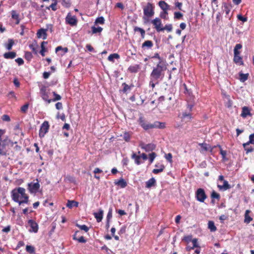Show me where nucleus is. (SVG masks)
<instances>
[{"instance_id": "42", "label": "nucleus", "mask_w": 254, "mask_h": 254, "mask_svg": "<svg viewBox=\"0 0 254 254\" xmlns=\"http://www.w3.org/2000/svg\"><path fill=\"white\" fill-rule=\"evenodd\" d=\"M14 45V41L11 39L8 40V43L5 45V48L8 50H10Z\"/></svg>"}, {"instance_id": "32", "label": "nucleus", "mask_w": 254, "mask_h": 254, "mask_svg": "<svg viewBox=\"0 0 254 254\" xmlns=\"http://www.w3.org/2000/svg\"><path fill=\"white\" fill-rule=\"evenodd\" d=\"M249 76V73L245 74L242 72H240L239 73V76H240L239 80H240L241 82H244L248 79Z\"/></svg>"}, {"instance_id": "28", "label": "nucleus", "mask_w": 254, "mask_h": 254, "mask_svg": "<svg viewBox=\"0 0 254 254\" xmlns=\"http://www.w3.org/2000/svg\"><path fill=\"white\" fill-rule=\"evenodd\" d=\"M115 184L120 186L122 188H125L127 186V182L123 178H121L117 181H115Z\"/></svg>"}, {"instance_id": "14", "label": "nucleus", "mask_w": 254, "mask_h": 254, "mask_svg": "<svg viewBox=\"0 0 254 254\" xmlns=\"http://www.w3.org/2000/svg\"><path fill=\"white\" fill-rule=\"evenodd\" d=\"M191 118V113L187 111L183 112L181 117L182 120L185 122L190 121Z\"/></svg>"}, {"instance_id": "12", "label": "nucleus", "mask_w": 254, "mask_h": 254, "mask_svg": "<svg viewBox=\"0 0 254 254\" xmlns=\"http://www.w3.org/2000/svg\"><path fill=\"white\" fill-rule=\"evenodd\" d=\"M28 224L31 228L29 230L30 232L37 233L38 232L39 229L38 225L35 221L32 219L29 220Z\"/></svg>"}, {"instance_id": "18", "label": "nucleus", "mask_w": 254, "mask_h": 254, "mask_svg": "<svg viewBox=\"0 0 254 254\" xmlns=\"http://www.w3.org/2000/svg\"><path fill=\"white\" fill-rule=\"evenodd\" d=\"M153 46V43L151 41L146 40L142 44L141 48L144 50H149L151 49Z\"/></svg>"}, {"instance_id": "26", "label": "nucleus", "mask_w": 254, "mask_h": 254, "mask_svg": "<svg viewBox=\"0 0 254 254\" xmlns=\"http://www.w3.org/2000/svg\"><path fill=\"white\" fill-rule=\"evenodd\" d=\"M199 145L201 147L202 149L204 151L209 150L210 152H212L213 149L216 147V146H214L213 147L209 146L206 143H200Z\"/></svg>"}, {"instance_id": "46", "label": "nucleus", "mask_w": 254, "mask_h": 254, "mask_svg": "<svg viewBox=\"0 0 254 254\" xmlns=\"http://www.w3.org/2000/svg\"><path fill=\"white\" fill-rule=\"evenodd\" d=\"M47 43L46 42H44V41H43L41 43V50L40 53L42 56H45V52L46 51V49H45L44 45L46 44Z\"/></svg>"}, {"instance_id": "15", "label": "nucleus", "mask_w": 254, "mask_h": 254, "mask_svg": "<svg viewBox=\"0 0 254 254\" xmlns=\"http://www.w3.org/2000/svg\"><path fill=\"white\" fill-rule=\"evenodd\" d=\"M46 31L47 29L43 28L40 29L37 33V37L38 38H42L44 40L46 39L47 36Z\"/></svg>"}, {"instance_id": "63", "label": "nucleus", "mask_w": 254, "mask_h": 254, "mask_svg": "<svg viewBox=\"0 0 254 254\" xmlns=\"http://www.w3.org/2000/svg\"><path fill=\"white\" fill-rule=\"evenodd\" d=\"M237 18L238 19L240 20V21H243V22H246L247 21V17H243L242 15L241 14H239L237 15Z\"/></svg>"}, {"instance_id": "55", "label": "nucleus", "mask_w": 254, "mask_h": 254, "mask_svg": "<svg viewBox=\"0 0 254 254\" xmlns=\"http://www.w3.org/2000/svg\"><path fill=\"white\" fill-rule=\"evenodd\" d=\"M123 137L126 141L128 142L130 140V134L128 132H125L124 133Z\"/></svg>"}, {"instance_id": "11", "label": "nucleus", "mask_w": 254, "mask_h": 254, "mask_svg": "<svg viewBox=\"0 0 254 254\" xmlns=\"http://www.w3.org/2000/svg\"><path fill=\"white\" fill-rule=\"evenodd\" d=\"M39 188L40 184L38 182L28 184V189L32 193H36L38 191Z\"/></svg>"}, {"instance_id": "53", "label": "nucleus", "mask_w": 254, "mask_h": 254, "mask_svg": "<svg viewBox=\"0 0 254 254\" xmlns=\"http://www.w3.org/2000/svg\"><path fill=\"white\" fill-rule=\"evenodd\" d=\"M172 25L171 24H167L165 26V27L163 26V31L166 30L168 32H171L172 30Z\"/></svg>"}, {"instance_id": "10", "label": "nucleus", "mask_w": 254, "mask_h": 254, "mask_svg": "<svg viewBox=\"0 0 254 254\" xmlns=\"http://www.w3.org/2000/svg\"><path fill=\"white\" fill-rule=\"evenodd\" d=\"M254 144V133L251 134L249 136V141L243 144L244 148L246 151V153H248L253 151V149L252 147H247V146L250 144Z\"/></svg>"}, {"instance_id": "36", "label": "nucleus", "mask_w": 254, "mask_h": 254, "mask_svg": "<svg viewBox=\"0 0 254 254\" xmlns=\"http://www.w3.org/2000/svg\"><path fill=\"white\" fill-rule=\"evenodd\" d=\"M53 94L55 98L53 99H50L49 100H48V103H50L51 102H55L61 99V96L60 95L57 94L55 92H53Z\"/></svg>"}, {"instance_id": "43", "label": "nucleus", "mask_w": 254, "mask_h": 254, "mask_svg": "<svg viewBox=\"0 0 254 254\" xmlns=\"http://www.w3.org/2000/svg\"><path fill=\"white\" fill-rule=\"evenodd\" d=\"M165 166L161 164L160 165V168L153 169L152 172L155 174H157L159 173L163 172Z\"/></svg>"}, {"instance_id": "3", "label": "nucleus", "mask_w": 254, "mask_h": 254, "mask_svg": "<svg viewBox=\"0 0 254 254\" xmlns=\"http://www.w3.org/2000/svg\"><path fill=\"white\" fill-rule=\"evenodd\" d=\"M138 122L140 126L145 130L154 128H164L165 127L164 123L156 121L151 124L146 121L142 117H139Z\"/></svg>"}, {"instance_id": "62", "label": "nucleus", "mask_w": 254, "mask_h": 254, "mask_svg": "<svg viewBox=\"0 0 254 254\" xmlns=\"http://www.w3.org/2000/svg\"><path fill=\"white\" fill-rule=\"evenodd\" d=\"M29 104H26L24 105L21 108V111L23 113H26L27 111L28 108Z\"/></svg>"}, {"instance_id": "1", "label": "nucleus", "mask_w": 254, "mask_h": 254, "mask_svg": "<svg viewBox=\"0 0 254 254\" xmlns=\"http://www.w3.org/2000/svg\"><path fill=\"white\" fill-rule=\"evenodd\" d=\"M167 68L166 64H162L161 63H158L156 66L153 67V69L150 74V80L149 81V86L153 89L156 84L159 83L158 80L162 79L164 76L163 72Z\"/></svg>"}, {"instance_id": "50", "label": "nucleus", "mask_w": 254, "mask_h": 254, "mask_svg": "<svg viewBox=\"0 0 254 254\" xmlns=\"http://www.w3.org/2000/svg\"><path fill=\"white\" fill-rule=\"evenodd\" d=\"M105 19L103 17L101 16L98 17L96 20L95 23L96 24H103L104 23Z\"/></svg>"}, {"instance_id": "9", "label": "nucleus", "mask_w": 254, "mask_h": 254, "mask_svg": "<svg viewBox=\"0 0 254 254\" xmlns=\"http://www.w3.org/2000/svg\"><path fill=\"white\" fill-rule=\"evenodd\" d=\"M139 146L146 152L152 151L156 148V145L153 143L145 144L142 142L139 143Z\"/></svg>"}, {"instance_id": "16", "label": "nucleus", "mask_w": 254, "mask_h": 254, "mask_svg": "<svg viewBox=\"0 0 254 254\" xmlns=\"http://www.w3.org/2000/svg\"><path fill=\"white\" fill-rule=\"evenodd\" d=\"M10 12L12 18L15 20V24H18L20 20L19 13L15 10H11Z\"/></svg>"}, {"instance_id": "40", "label": "nucleus", "mask_w": 254, "mask_h": 254, "mask_svg": "<svg viewBox=\"0 0 254 254\" xmlns=\"http://www.w3.org/2000/svg\"><path fill=\"white\" fill-rule=\"evenodd\" d=\"M151 58L158 59L159 60V62L158 63H161L162 64H166V62L165 61H164L163 58H161L159 54L158 53H155L154 54V55L151 57Z\"/></svg>"}, {"instance_id": "27", "label": "nucleus", "mask_w": 254, "mask_h": 254, "mask_svg": "<svg viewBox=\"0 0 254 254\" xmlns=\"http://www.w3.org/2000/svg\"><path fill=\"white\" fill-rule=\"evenodd\" d=\"M156 184V180L154 178L150 179L146 182V188H150Z\"/></svg>"}, {"instance_id": "4", "label": "nucleus", "mask_w": 254, "mask_h": 254, "mask_svg": "<svg viewBox=\"0 0 254 254\" xmlns=\"http://www.w3.org/2000/svg\"><path fill=\"white\" fill-rule=\"evenodd\" d=\"M154 7L153 4L150 2H148L146 5L143 7V19L145 21H148V18L152 17L154 14Z\"/></svg>"}, {"instance_id": "51", "label": "nucleus", "mask_w": 254, "mask_h": 254, "mask_svg": "<svg viewBox=\"0 0 254 254\" xmlns=\"http://www.w3.org/2000/svg\"><path fill=\"white\" fill-rule=\"evenodd\" d=\"M156 157V154L155 152H152L149 155V160L150 163H152L155 157Z\"/></svg>"}, {"instance_id": "48", "label": "nucleus", "mask_w": 254, "mask_h": 254, "mask_svg": "<svg viewBox=\"0 0 254 254\" xmlns=\"http://www.w3.org/2000/svg\"><path fill=\"white\" fill-rule=\"evenodd\" d=\"M26 251L30 254H33L35 252V248L32 246L27 245L26 247Z\"/></svg>"}, {"instance_id": "23", "label": "nucleus", "mask_w": 254, "mask_h": 254, "mask_svg": "<svg viewBox=\"0 0 254 254\" xmlns=\"http://www.w3.org/2000/svg\"><path fill=\"white\" fill-rule=\"evenodd\" d=\"M7 151L5 148V144L3 141H0V156L6 155Z\"/></svg>"}, {"instance_id": "47", "label": "nucleus", "mask_w": 254, "mask_h": 254, "mask_svg": "<svg viewBox=\"0 0 254 254\" xmlns=\"http://www.w3.org/2000/svg\"><path fill=\"white\" fill-rule=\"evenodd\" d=\"M60 50H62L63 51V54H62L61 55L63 56L64 54L65 53H67V51H68V49L67 48L65 47V48H63L61 46H58L56 48V52H58V51H60Z\"/></svg>"}, {"instance_id": "6", "label": "nucleus", "mask_w": 254, "mask_h": 254, "mask_svg": "<svg viewBox=\"0 0 254 254\" xmlns=\"http://www.w3.org/2000/svg\"><path fill=\"white\" fill-rule=\"evenodd\" d=\"M49 128V123L47 121H44L42 124L39 130V135L42 138L43 137L45 134L48 131Z\"/></svg>"}, {"instance_id": "21", "label": "nucleus", "mask_w": 254, "mask_h": 254, "mask_svg": "<svg viewBox=\"0 0 254 254\" xmlns=\"http://www.w3.org/2000/svg\"><path fill=\"white\" fill-rule=\"evenodd\" d=\"M217 187L220 190H226L231 188L230 185L226 180H224L223 185H218Z\"/></svg>"}, {"instance_id": "25", "label": "nucleus", "mask_w": 254, "mask_h": 254, "mask_svg": "<svg viewBox=\"0 0 254 254\" xmlns=\"http://www.w3.org/2000/svg\"><path fill=\"white\" fill-rule=\"evenodd\" d=\"M16 57L15 52H9L3 54V57L6 59H13Z\"/></svg>"}, {"instance_id": "24", "label": "nucleus", "mask_w": 254, "mask_h": 254, "mask_svg": "<svg viewBox=\"0 0 254 254\" xmlns=\"http://www.w3.org/2000/svg\"><path fill=\"white\" fill-rule=\"evenodd\" d=\"M158 5L163 11H168L170 9V5L165 1L161 0L159 1Z\"/></svg>"}, {"instance_id": "17", "label": "nucleus", "mask_w": 254, "mask_h": 254, "mask_svg": "<svg viewBox=\"0 0 254 254\" xmlns=\"http://www.w3.org/2000/svg\"><path fill=\"white\" fill-rule=\"evenodd\" d=\"M241 116L244 118H246L248 116H251L252 114L250 112V110L249 108L247 106L243 107L242 108V111Z\"/></svg>"}, {"instance_id": "64", "label": "nucleus", "mask_w": 254, "mask_h": 254, "mask_svg": "<svg viewBox=\"0 0 254 254\" xmlns=\"http://www.w3.org/2000/svg\"><path fill=\"white\" fill-rule=\"evenodd\" d=\"M15 61L19 65H21L24 64V61L22 58H18L15 59Z\"/></svg>"}, {"instance_id": "29", "label": "nucleus", "mask_w": 254, "mask_h": 254, "mask_svg": "<svg viewBox=\"0 0 254 254\" xmlns=\"http://www.w3.org/2000/svg\"><path fill=\"white\" fill-rule=\"evenodd\" d=\"M131 158L134 160L135 163L139 165L141 162L140 161L141 156L137 155L135 153H133L131 155Z\"/></svg>"}, {"instance_id": "56", "label": "nucleus", "mask_w": 254, "mask_h": 254, "mask_svg": "<svg viewBox=\"0 0 254 254\" xmlns=\"http://www.w3.org/2000/svg\"><path fill=\"white\" fill-rule=\"evenodd\" d=\"M211 196L212 198H216L217 199H219V198H220L219 194L217 193L215 191H213L212 192Z\"/></svg>"}, {"instance_id": "44", "label": "nucleus", "mask_w": 254, "mask_h": 254, "mask_svg": "<svg viewBox=\"0 0 254 254\" xmlns=\"http://www.w3.org/2000/svg\"><path fill=\"white\" fill-rule=\"evenodd\" d=\"M29 48H30V49L32 50V51H33V52L35 54H37V53H38V50H37V48H38V45L37 44H30L29 45Z\"/></svg>"}, {"instance_id": "57", "label": "nucleus", "mask_w": 254, "mask_h": 254, "mask_svg": "<svg viewBox=\"0 0 254 254\" xmlns=\"http://www.w3.org/2000/svg\"><path fill=\"white\" fill-rule=\"evenodd\" d=\"M112 217V208H110L109 210V211L108 212L107 215V220H108V221H110V219Z\"/></svg>"}, {"instance_id": "30", "label": "nucleus", "mask_w": 254, "mask_h": 254, "mask_svg": "<svg viewBox=\"0 0 254 254\" xmlns=\"http://www.w3.org/2000/svg\"><path fill=\"white\" fill-rule=\"evenodd\" d=\"M78 205V202L75 200H68L66 203V206L69 208H71L73 207H77Z\"/></svg>"}, {"instance_id": "33", "label": "nucleus", "mask_w": 254, "mask_h": 254, "mask_svg": "<svg viewBox=\"0 0 254 254\" xmlns=\"http://www.w3.org/2000/svg\"><path fill=\"white\" fill-rule=\"evenodd\" d=\"M242 48V45L240 44H237L236 45L234 49V56H240V52L239 51Z\"/></svg>"}, {"instance_id": "61", "label": "nucleus", "mask_w": 254, "mask_h": 254, "mask_svg": "<svg viewBox=\"0 0 254 254\" xmlns=\"http://www.w3.org/2000/svg\"><path fill=\"white\" fill-rule=\"evenodd\" d=\"M183 240H184L185 242H186L188 244H189L190 242L192 243V239H191V236H188L186 237H185L183 239Z\"/></svg>"}, {"instance_id": "35", "label": "nucleus", "mask_w": 254, "mask_h": 254, "mask_svg": "<svg viewBox=\"0 0 254 254\" xmlns=\"http://www.w3.org/2000/svg\"><path fill=\"white\" fill-rule=\"evenodd\" d=\"M208 228L210 230L211 232H215L217 230V228L214 225V223L212 221H208Z\"/></svg>"}, {"instance_id": "5", "label": "nucleus", "mask_w": 254, "mask_h": 254, "mask_svg": "<svg viewBox=\"0 0 254 254\" xmlns=\"http://www.w3.org/2000/svg\"><path fill=\"white\" fill-rule=\"evenodd\" d=\"M196 199L201 202H203L206 198V195L203 189L199 188L197 189L195 193Z\"/></svg>"}, {"instance_id": "54", "label": "nucleus", "mask_w": 254, "mask_h": 254, "mask_svg": "<svg viewBox=\"0 0 254 254\" xmlns=\"http://www.w3.org/2000/svg\"><path fill=\"white\" fill-rule=\"evenodd\" d=\"M76 226L78 228H79L81 230H83L86 232H88L89 230V228L85 225H81L77 224Z\"/></svg>"}, {"instance_id": "22", "label": "nucleus", "mask_w": 254, "mask_h": 254, "mask_svg": "<svg viewBox=\"0 0 254 254\" xmlns=\"http://www.w3.org/2000/svg\"><path fill=\"white\" fill-rule=\"evenodd\" d=\"M141 67L139 64H134L130 65L128 68V70L131 73H136L140 69Z\"/></svg>"}, {"instance_id": "59", "label": "nucleus", "mask_w": 254, "mask_h": 254, "mask_svg": "<svg viewBox=\"0 0 254 254\" xmlns=\"http://www.w3.org/2000/svg\"><path fill=\"white\" fill-rule=\"evenodd\" d=\"M168 12L167 11H163L160 13V16L163 19L167 18Z\"/></svg>"}, {"instance_id": "13", "label": "nucleus", "mask_w": 254, "mask_h": 254, "mask_svg": "<svg viewBox=\"0 0 254 254\" xmlns=\"http://www.w3.org/2000/svg\"><path fill=\"white\" fill-rule=\"evenodd\" d=\"M40 94L44 100L48 102V100H50L49 99V95L47 91V88L45 86L43 85L40 87Z\"/></svg>"}, {"instance_id": "20", "label": "nucleus", "mask_w": 254, "mask_h": 254, "mask_svg": "<svg viewBox=\"0 0 254 254\" xmlns=\"http://www.w3.org/2000/svg\"><path fill=\"white\" fill-rule=\"evenodd\" d=\"M197 247H198V245L197 244V240L196 239H193L192 240L191 245H190L189 244H188V245L186 247V250L188 251H190L191 250H192L194 248H197Z\"/></svg>"}, {"instance_id": "2", "label": "nucleus", "mask_w": 254, "mask_h": 254, "mask_svg": "<svg viewBox=\"0 0 254 254\" xmlns=\"http://www.w3.org/2000/svg\"><path fill=\"white\" fill-rule=\"evenodd\" d=\"M11 193L12 199L14 202L18 203L19 205L28 203L29 197L25 193L24 188L19 187L11 191Z\"/></svg>"}, {"instance_id": "37", "label": "nucleus", "mask_w": 254, "mask_h": 254, "mask_svg": "<svg viewBox=\"0 0 254 254\" xmlns=\"http://www.w3.org/2000/svg\"><path fill=\"white\" fill-rule=\"evenodd\" d=\"M250 212V211L249 210H247L245 212V222L247 223H249L252 220V218L249 215Z\"/></svg>"}, {"instance_id": "19", "label": "nucleus", "mask_w": 254, "mask_h": 254, "mask_svg": "<svg viewBox=\"0 0 254 254\" xmlns=\"http://www.w3.org/2000/svg\"><path fill=\"white\" fill-rule=\"evenodd\" d=\"M104 211L102 209H100L98 212H94L93 215L98 222H100L103 219Z\"/></svg>"}, {"instance_id": "58", "label": "nucleus", "mask_w": 254, "mask_h": 254, "mask_svg": "<svg viewBox=\"0 0 254 254\" xmlns=\"http://www.w3.org/2000/svg\"><path fill=\"white\" fill-rule=\"evenodd\" d=\"M183 17V14L180 12H175L174 13V18L179 19Z\"/></svg>"}, {"instance_id": "41", "label": "nucleus", "mask_w": 254, "mask_h": 254, "mask_svg": "<svg viewBox=\"0 0 254 254\" xmlns=\"http://www.w3.org/2000/svg\"><path fill=\"white\" fill-rule=\"evenodd\" d=\"M134 30L135 32H140L141 34L142 38H143V39L144 38L145 31L143 29L141 28L140 27H135L134 28Z\"/></svg>"}, {"instance_id": "7", "label": "nucleus", "mask_w": 254, "mask_h": 254, "mask_svg": "<svg viewBox=\"0 0 254 254\" xmlns=\"http://www.w3.org/2000/svg\"><path fill=\"white\" fill-rule=\"evenodd\" d=\"M151 23L154 26V28L158 32L163 31V24L159 18H155L151 21Z\"/></svg>"}, {"instance_id": "52", "label": "nucleus", "mask_w": 254, "mask_h": 254, "mask_svg": "<svg viewBox=\"0 0 254 254\" xmlns=\"http://www.w3.org/2000/svg\"><path fill=\"white\" fill-rule=\"evenodd\" d=\"M62 5L66 8L70 7L71 3L69 0H63L62 2Z\"/></svg>"}, {"instance_id": "45", "label": "nucleus", "mask_w": 254, "mask_h": 254, "mask_svg": "<svg viewBox=\"0 0 254 254\" xmlns=\"http://www.w3.org/2000/svg\"><path fill=\"white\" fill-rule=\"evenodd\" d=\"M92 32L93 34H95L97 33H100L103 30V28L101 27H95V26H92L91 27Z\"/></svg>"}, {"instance_id": "31", "label": "nucleus", "mask_w": 254, "mask_h": 254, "mask_svg": "<svg viewBox=\"0 0 254 254\" xmlns=\"http://www.w3.org/2000/svg\"><path fill=\"white\" fill-rule=\"evenodd\" d=\"M234 62L239 65H243L244 62L242 58L240 56H234Z\"/></svg>"}, {"instance_id": "38", "label": "nucleus", "mask_w": 254, "mask_h": 254, "mask_svg": "<svg viewBox=\"0 0 254 254\" xmlns=\"http://www.w3.org/2000/svg\"><path fill=\"white\" fill-rule=\"evenodd\" d=\"M223 10L225 12L226 14H228L230 11V6L226 3H223L222 5Z\"/></svg>"}, {"instance_id": "39", "label": "nucleus", "mask_w": 254, "mask_h": 254, "mask_svg": "<svg viewBox=\"0 0 254 254\" xmlns=\"http://www.w3.org/2000/svg\"><path fill=\"white\" fill-rule=\"evenodd\" d=\"M119 58H120V56L119 55V54H112L109 56V57L108 58V60L110 62H114L115 59H119Z\"/></svg>"}, {"instance_id": "8", "label": "nucleus", "mask_w": 254, "mask_h": 254, "mask_svg": "<svg viewBox=\"0 0 254 254\" xmlns=\"http://www.w3.org/2000/svg\"><path fill=\"white\" fill-rule=\"evenodd\" d=\"M66 23L71 26H76L77 25V21L75 16H72L70 13H68L65 17Z\"/></svg>"}, {"instance_id": "34", "label": "nucleus", "mask_w": 254, "mask_h": 254, "mask_svg": "<svg viewBox=\"0 0 254 254\" xmlns=\"http://www.w3.org/2000/svg\"><path fill=\"white\" fill-rule=\"evenodd\" d=\"M242 48V45L240 44H237L236 45L234 49V56H240V52L239 51Z\"/></svg>"}, {"instance_id": "60", "label": "nucleus", "mask_w": 254, "mask_h": 254, "mask_svg": "<svg viewBox=\"0 0 254 254\" xmlns=\"http://www.w3.org/2000/svg\"><path fill=\"white\" fill-rule=\"evenodd\" d=\"M165 158L167 160H168L170 163L172 162V154L169 153L165 155Z\"/></svg>"}, {"instance_id": "49", "label": "nucleus", "mask_w": 254, "mask_h": 254, "mask_svg": "<svg viewBox=\"0 0 254 254\" xmlns=\"http://www.w3.org/2000/svg\"><path fill=\"white\" fill-rule=\"evenodd\" d=\"M24 57H25V58L28 60V61H31V60L32 59V58H33V56H32V54L31 52H26L25 53V55H24Z\"/></svg>"}]
</instances>
